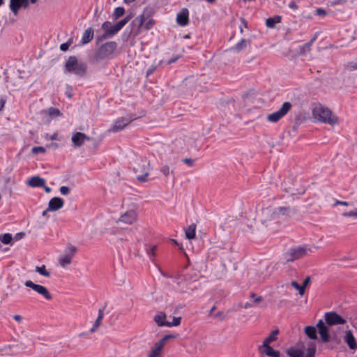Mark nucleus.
Segmentation results:
<instances>
[{"instance_id": "nucleus-1", "label": "nucleus", "mask_w": 357, "mask_h": 357, "mask_svg": "<svg viewBox=\"0 0 357 357\" xmlns=\"http://www.w3.org/2000/svg\"><path fill=\"white\" fill-rule=\"evenodd\" d=\"M155 21L151 14L147 10H144L142 14L137 16L132 22L133 29L131 33L134 37H137L141 29L144 27L146 30H149L153 27Z\"/></svg>"}, {"instance_id": "nucleus-64", "label": "nucleus", "mask_w": 357, "mask_h": 357, "mask_svg": "<svg viewBox=\"0 0 357 357\" xmlns=\"http://www.w3.org/2000/svg\"><path fill=\"white\" fill-rule=\"evenodd\" d=\"M208 3H213L215 0H206Z\"/></svg>"}, {"instance_id": "nucleus-25", "label": "nucleus", "mask_w": 357, "mask_h": 357, "mask_svg": "<svg viewBox=\"0 0 357 357\" xmlns=\"http://www.w3.org/2000/svg\"><path fill=\"white\" fill-rule=\"evenodd\" d=\"M27 184L31 187H41L45 185V181L39 176H33L27 181Z\"/></svg>"}, {"instance_id": "nucleus-2", "label": "nucleus", "mask_w": 357, "mask_h": 357, "mask_svg": "<svg viewBox=\"0 0 357 357\" xmlns=\"http://www.w3.org/2000/svg\"><path fill=\"white\" fill-rule=\"evenodd\" d=\"M129 20L130 17H126L115 24H112V22L109 21L105 22L101 26V29L104 31V33L101 36H98V40H102L113 37L128 22Z\"/></svg>"}, {"instance_id": "nucleus-12", "label": "nucleus", "mask_w": 357, "mask_h": 357, "mask_svg": "<svg viewBox=\"0 0 357 357\" xmlns=\"http://www.w3.org/2000/svg\"><path fill=\"white\" fill-rule=\"evenodd\" d=\"M132 120L133 119L131 117L119 118L114 121V124L109 129V131L117 132L125 128Z\"/></svg>"}, {"instance_id": "nucleus-45", "label": "nucleus", "mask_w": 357, "mask_h": 357, "mask_svg": "<svg viewBox=\"0 0 357 357\" xmlns=\"http://www.w3.org/2000/svg\"><path fill=\"white\" fill-rule=\"evenodd\" d=\"M314 354H315V348L314 347L308 348L307 350V354H306L305 357H314Z\"/></svg>"}, {"instance_id": "nucleus-9", "label": "nucleus", "mask_w": 357, "mask_h": 357, "mask_svg": "<svg viewBox=\"0 0 357 357\" xmlns=\"http://www.w3.org/2000/svg\"><path fill=\"white\" fill-rule=\"evenodd\" d=\"M292 105L289 102H284L281 108L267 116V119L273 123H276L284 117L291 109Z\"/></svg>"}, {"instance_id": "nucleus-38", "label": "nucleus", "mask_w": 357, "mask_h": 357, "mask_svg": "<svg viewBox=\"0 0 357 357\" xmlns=\"http://www.w3.org/2000/svg\"><path fill=\"white\" fill-rule=\"evenodd\" d=\"M12 239V235L8 233L0 236V241L4 244H9Z\"/></svg>"}, {"instance_id": "nucleus-10", "label": "nucleus", "mask_w": 357, "mask_h": 357, "mask_svg": "<svg viewBox=\"0 0 357 357\" xmlns=\"http://www.w3.org/2000/svg\"><path fill=\"white\" fill-rule=\"evenodd\" d=\"M24 285L26 287L30 288L33 291L36 292L39 295L44 297L46 300L50 301L52 299V296L49 290L44 286L38 284H36L31 280H27L24 282Z\"/></svg>"}, {"instance_id": "nucleus-4", "label": "nucleus", "mask_w": 357, "mask_h": 357, "mask_svg": "<svg viewBox=\"0 0 357 357\" xmlns=\"http://www.w3.org/2000/svg\"><path fill=\"white\" fill-rule=\"evenodd\" d=\"M317 247H310L307 245L291 248L285 253V259L287 261H294L307 255L309 252H312Z\"/></svg>"}, {"instance_id": "nucleus-58", "label": "nucleus", "mask_w": 357, "mask_h": 357, "mask_svg": "<svg viewBox=\"0 0 357 357\" xmlns=\"http://www.w3.org/2000/svg\"><path fill=\"white\" fill-rule=\"evenodd\" d=\"M184 162L188 164V165L191 166L192 165L193 161L191 159H185Z\"/></svg>"}, {"instance_id": "nucleus-41", "label": "nucleus", "mask_w": 357, "mask_h": 357, "mask_svg": "<svg viewBox=\"0 0 357 357\" xmlns=\"http://www.w3.org/2000/svg\"><path fill=\"white\" fill-rule=\"evenodd\" d=\"M47 114L51 117H58L61 115L60 111L55 108H50L47 111Z\"/></svg>"}, {"instance_id": "nucleus-29", "label": "nucleus", "mask_w": 357, "mask_h": 357, "mask_svg": "<svg viewBox=\"0 0 357 357\" xmlns=\"http://www.w3.org/2000/svg\"><path fill=\"white\" fill-rule=\"evenodd\" d=\"M261 347H264V350L262 351L265 353L267 356L271 357H280V353L279 351L274 350L269 344L268 346H261Z\"/></svg>"}, {"instance_id": "nucleus-56", "label": "nucleus", "mask_w": 357, "mask_h": 357, "mask_svg": "<svg viewBox=\"0 0 357 357\" xmlns=\"http://www.w3.org/2000/svg\"><path fill=\"white\" fill-rule=\"evenodd\" d=\"M69 47V44L68 43H62L61 45H60V50H62V51H66Z\"/></svg>"}, {"instance_id": "nucleus-19", "label": "nucleus", "mask_w": 357, "mask_h": 357, "mask_svg": "<svg viewBox=\"0 0 357 357\" xmlns=\"http://www.w3.org/2000/svg\"><path fill=\"white\" fill-rule=\"evenodd\" d=\"M119 231H120L117 229H112L109 231V233L111 235L109 241L111 243L116 245L120 242L127 240L126 238L119 236Z\"/></svg>"}, {"instance_id": "nucleus-49", "label": "nucleus", "mask_w": 357, "mask_h": 357, "mask_svg": "<svg viewBox=\"0 0 357 357\" xmlns=\"http://www.w3.org/2000/svg\"><path fill=\"white\" fill-rule=\"evenodd\" d=\"M60 192H61V193L62 195H68V194L69 193V192H70V189H69V188H68V187H67V186H61V187L60 188Z\"/></svg>"}, {"instance_id": "nucleus-23", "label": "nucleus", "mask_w": 357, "mask_h": 357, "mask_svg": "<svg viewBox=\"0 0 357 357\" xmlns=\"http://www.w3.org/2000/svg\"><path fill=\"white\" fill-rule=\"evenodd\" d=\"M317 39V36L315 35L312 39H310L307 43L303 44V45L300 46L299 50H298V54L303 55L305 53L310 52L311 50V47L314 44V41Z\"/></svg>"}, {"instance_id": "nucleus-6", "label": "nucleus", "mask_w": 357, "mask_h": 357, "mask_svg": "<svg viewBox=\"0 0 357 357\" xmlns=\"http://www.w3.org/2000/svg\"><path fill=\"white\" fill-rule=\"evenodd\" d=\"M178 337V334L177 333L165 335L161 340L154 343L147 357H159L162 354L165 344L169 340L176 338Z\"/></svg>"}, {"instance_id": "nucleus-24", "label": "nucleus", "mask_w": 357, "mask_h": 357, "mask_svg": "<svg viewBox=\"0 0 357 357\" xmlns=\"http://www.w3.org/2000/svg\"><path fill=\"white\" fill-rule=\"evenodd\" d=\"M250 40L242 38L238 43H237L232 50L240 52L247 48L250 45Z\"/></svg>"}, {"instance_id": "nucleus-60", "label": "nucleus", "mask_w": 357, "mask_h": 357, "mask_svg": "<svg viewBox=\"0 0 357 357\" xmlns=\"http://www.w3.org/2000/svg\"><path fill=\"white\" fill-rule=\"evenodd\" d=\"M135 0H123V2L126 4H129L132 2H134Z\"/></svg>"}, {"instance_id": "nucleus-31", "label": "nucleus", "mask_w": 357, "mask_h": 357, "mask_svg": "<svg viewBox=\"0 0 357 357\" xmlns=\"http://www.w3.org/2000/svg\"><path fill=\"white\" fill-rule=\"evenodd\" d=\"M305 333L312 340H316L317 338V329L314 326H308L305 328Z\"/></svg>"}, {"instance_id": "nucleus-26", "label": "nucleus", "mask_w": 357, "mask_h": 357, "mask_svg": "<svg viewBox=\"0 0 357 357\" xmlns=\"http://www.w3.org/2000/svg\"><path fill=\"white\" fill-rule=\"evenodd\" d=\"M287 354L289 357H303L304 356V351L302 349H297L294 347H291L287 349L286 351Z\"/></svg>"}, {"instance_id": "nucleus-32", "label": "nucleus", "mask_w": 357, "mask_h": 357, "mask_svg": "<svg viewBox=\"0 0 357 357\" xmlns=\"http://www.w3.org/2000/svg\"><path fill=\"white\" fill-rule=\"evenodd\" d=\"M278 333V330L273 331L271 334L264 340L262 346H268V344L275 341L277 339V335Z\"/></svg>"}, {"instance_id": "nucleus-27", "label": "nucleus", "mask_w": 357, "mask_h": 357, "mask_svg": "<svg viewBox=\"0 0 357 357\" xmlns=\"http://www.w3.org/2000/svg\"><path fill=\"white\" fill-rule=\"evenodd\" d=\"M94 31L92 28H88L82 35V42L83 44L89 43L93 38Z\"/></svg>"}, {"instance_id": "nucleus-11", "label": "nucleus", "mask_w": 357, "mask_h": 357, "mask_svg": "<svg viewBox=\"0 0 357 357\" xmlns=\"http://www.w3.org/2000/svg\"><path fill=\"white\" fill-rule=\"evenodd\" d=\"M324 318L326 323L329 326L344 324L346 323L345 319L335 312H326Z\"/></svg>"}, {"instance_id": "nucleus-63", "label": "nucleus", "mask_w": 357, "mask_h": 357, "mask_svg": "<svg viewBox=\"0 0 357 357\" xmlns=\"http://www.w3.org/2000/svg\"><path fill=\"white\" fill-rule=\"evenodd\" d=\"M172 241L176 245H179L178 243L177 242L176 240H174V239H172Z\"/></svg>"}, {"instance_id": "nucleus-52", "label": "nucleus", "mask_w": 357, "mask_h": 357, "mask_svg": "<svg viewBox=\"0 0 357 357\" xmlns=\"http://www.w3.org/2000/svg\"><path fill=\"white\" fill-rule=\"evenodd\" d=\"M6 104V98L3 96H0V111L3 110Z\"/></svg>"}, {"instance_id": "nucleus-14", "label": "nucleus", "mask_w": 357, "mask_h": 357, "mask_svg": "<svg viewBox=\"0 0 357 357\" xmlns=\"http://www.w3.org/2000/svg\"><path fill=\"white\" fill-rule=\"evenodd\" d=\"M316 327L319 330V333L321 340L324 342H328L330 340L329 330L328 326L325 325L322 319L319 320Z\"/></svg>"}, {"instance_id": "nucleus-7", "label": "nucleus", "mask_w": 357, "mask_h": 357, "mask_svg": "<svg viewBox=\"0 0 357 357\" xmlns=\"http://www.w3.org/2000/svg\"><path fill=\"white\" fill-rule=\"evenodd\" d=\"M77 252V248L72 245H68L63 252L59 255L58 261L62 268H66L72 263V260Z\"/></svg>"}, {"instance_id": "nucleus-21", "label": "nucleus", "mask_w": 357, "mask_h": 357, "mask_svg": "<svg viewBox=\"0 0 357 357\" xmlns=\"http://www.w3.org/2000/svg\"><path fill=\"white\" fill-rule=\"evenodd\" d=\"M167 315L163 312H157L153 318L154 321L156 324L160 327H166V324H167V321H166Z\"/></svg>"}, {"instance_id": "nucleus-57", "label": "nucleus", "mask_w": 357, "mask_h": 357, "mask_svg": "<svg viewBox=\"0 0 357 357\" xmlns=\"http://www.w3.org/2000/svg\"><path fill=\"white\" fill-rule=\"evenodd\" d=\"M13 319L18 323H21L22 321V317L19 314H15L13 316Z\"/></svg>"}, {"instance_id": "nucleus-3", "label": "nucleus", "mask_w": 357, "mask_h": 357, "mask_svg": "<svg viewBox=\"0 0 357 357\" xmlns=\"http://www.w3.org/2000/svg\"><path fill=\"white\" fill-rule=\"evenodd\" d=\"M312 116L314 119L323 123L334 125L337 123V117L331 111L322 105H316L312 109Z\"/></svg>"}, {"instance_id": "nucleus-48", "label": "nucleus", "mask_w": 357, "mask_h": 357, "mask_svg": "<svg viewBox=\"0 0 357 357\" xmlns=\"http://www.w3.org/2000/svg\"><path fill=\"white\" fill-rule=\"evenodd\" d=\"M161 172L166 176H167L170 173V169L168 166H164L161 168Z\"/></svg>"}, {"instance_id": "nucleus-8", "label": "nucleus", "mask_w": 357, "mask_h": 357, "mask_svg": "<svg viewBox=\"0 0 357 357\" xmlns=\"http://www.w3.org/2000/svg\"><path fill=\"white\" fill-rule=\"evenodd\" d=\"M138 220V210L136 206L128 209L119 217L118 222L126 225H134Z\"/></svg>"}, {"instance_id": "nucleus-59", "label": "nucleus", "mask_w": 357, "mask_h": 357, "mask_svg": "<svg viewBox=\"0 0 357 357\" xmlns=\"http://www.w3.org/2000/svg\"><path fill=\"white\" fill-rule=\"evenodd\" d=\"M241 22H242V24H243V26H244L245 27H247V26H248V23H247V22H246V20H245V19H242V20H241Z\"/></svg>"}, {"instance_id": "nucleus-30", "label": "nucleus", "mask_w": 357, "mask_h": 357, "mask_svg": "<svg viewBox=\"0 0 357 357\" xmlns=\"http://www.w3.org/2000/svg\"><path fill=\"white\" fill-rule=\"evenodd\" d=\"M103 317H104V310L102 309H100V310H99V312H98V316L95 323L93 324L92 328L90 330V331L91 333L95 332L96 331V329L100 326V325L103 319Z\"/></svg>"}, {"instance_id": "nucleus-55", "label": "nucleus", "mask_w": 357, "mask_h": 357, "mask_svg": "<svg viewBox=\"0 0 357 357\" xmlns=\"http://www.w3.org/2000/svg\"><path fill=\"white\" fill-rule=\"evenodd\" d=\"M310 276L306 277L303 282V284H302V286L304 287L305 289L306 287L308 285V284L310 283Z\"/></svg>"}, {"instance_id": "nucleus-39", "label": "nucleus", "mask_w": 357, "mask_h": 357, "mask_svg": "<svg viewBox=\"0 0 357 357\" xmlns=\"http://www.w3.org/2000/svg\"><path fill=\"white\" fill-rule=\"evenodd\" d=\"M291 285L294 287L296 289L298 290L299 294L301 296H303L305 294V289L304 287L302 285H300L296 281H292L291 282Z\"/></svg>"}, {"instance_id": "nucleus-33", "label": "nucleus", "mask_w": 357, "mask_h": 357, "mask_svg": "<svg viewBox=\"0 0 357 357\" xmlns=\"http://www.w3.org/2000/svg\"><path fill=\"white\" fill-rule=\"evenodd\" d=\"M281 21V17L280 16H275L273 17H268L266 20V25L268 28H274L276 23H279Z\"/></svg>"}, {"instance_id": "nucleus-54", "label": "nucleus", "mask_w": 357, "mask_h": 357, "mask_svg": "<svg viewBox=\"0 0 357 357\" xmlns=\"http://www.w3.org/2000/svg\"><path fill=\"white\" fill-rule=\"evenodd\" d=\"M334 206H337V205H342V206H349L350 204L347 202H343V201H339V200H337L334 204Z\"/></svg>"}, {"instance_id": "nucleus-42", "label": "nucleus", "mask_w": 357, "mask_h": 357, "mask_svg": "<svg viewBox=\"0 0 357 357\" xmlns=\"http://www.w3.org/2000/svg\"><path fill=\"white\" fill-rule=\"evenodd\" d=\"M156 248V245L150 246L146 248L147 254L150 257V258L154 257L155 256Z\"/></svg>"}, {"instance_id": "nucleus-5", "label": "nucleus", "mask_w": 357, "mask_h": 357, "mask_svg": "<svg viewBox=\"0 0 357 357\" xmlns=\"http://www.w3.org/2000/svg\"><path fill=\"white\" fill-rule=\"evenodd\" d=\"M65 71L82 77L86 73V65L76 57L70 56L65 64Z\"/></svg>"}, {"instance_id": "nucleus-17", "label": "nucleus", "mask_w": 357, "mask_h": 357, "mask_svg": "<svg viewBox=\"0 0 357 357\" xmlns=\"http://www.w3.org/2000/svg\"><path fill=\"white\" fill-rule=\"evenodd\" d=\"M64 202L60 197H54L51 199L48 204L47 211H55L63 206Z\"/></svg>"}, {"instance_id": "nucleus-18", "label": "nucleus", "mask_w": 357, "mask_h": 357, "mask_svg": "<svg viewBox=\"0 0 357 357\" xmlns=\"http://www.w3.org/2000/svg\"><path fill=\"white\" fill-rule=\"evenodd\" d=\"M28 5V0H10V8L16 15L19 9L26 7Z\"/></svg>"}, {"instance_id": "nucleus-50", "label": "nucleus", "mask_w": 357, "mask_h": 357, "mask_svg": "<svg viewBox=\"0 0 357 357\" xmlns=\"http://www.w3.org/2000/svg\"><path fill=\"white\" fill-rule=\"evenodd\" d=\"M288 6L292 10H296L298 9V6L294 1H291Z\"/></svg>"}, {"instance_id": "nucleus-43", "label": "nucleus", "mask_w": 357, "mask_h": 357, "mask_svg": "<svg viewBox=\"0 0 357 357\" xmlns=\"http://www.w3.org/2000/svg\"><path fill=\"white\" fill-rule=\"evenodd\" d=\"M342 215L344 217L357 218V208H356L354 211H352L344 212V213H342Z\"/></svg>"}, {"instance_id": "nucleus-47", "label": "nucleus", "mask_w": 357, "mask_h": 357, "mask_svg": "<svg viewBox=\"0 0 357 357\" xmlns=\"http://www.w3.org/2000/svg\"><path fill=\"white\" fill-rule=\"evenodd\" d=\"M347 68L350 70H354L357 69V61L356 62H350L347 64Z\"/></svg>"}, {"instance_id": "nucleus-36", "label": "nucleus", "mask_w": 357, "mask_h": 357, "mask_svg": "<svg viewBox=\"0 0 357 357\" xmlns=\"http://www.w3.org/2000/svg\"><path fill=\"white\" fill-rule=\"evenodd\" d=\"M36 271L40 275H43L45 277H50V273L49 271L46 270L45 266L43 265L41 266H37L36 268Z\"/></svg>"}, {"instance_id": "nucleus-53", "label": "nucleus", "mask_w": 357, "mask_h": 357, "mask_svg": "<svg viewBox=\"0 0 357 357\" xmlns=\"http://www.w3.org/2000/svg\"><path fill=\"white\" fill-rule=\"evenodd\" d=\"M45 139H50V140L56 139H57V134L56 133H54L52 135L47 134L46 136H45Z\"/></svg>"}, {"instance_id": "nucleus-15", "label": "nucleus", "mask_w": 357, "mask_h": 357, "mask_svg": "<svg viewBox=\"0 0 357 357\" xmlns=\"http://www.w3.org/2000/svg\"><path fill=\"white\" fill-rule=\"evenodd\" d=\"M134 170L136 173V178L139 182H145L147 180V177L149 176V168L148 165H146L144 162L142 165V167H139V168H134Z\"/></svg>"}, {"instance_id": "nucleus-16", "label": "nucleus", "mask_w": 357, "mask_h": 357, "mask_svg": "<svg viewBox=\"0 0 357 357\" xmlns=\"http://www.w3.org/2000/svg\"><path fill=\"white\" fill-rule=\"evenodd\" d=\"M189 22V12L187 8H183L176 15V22L182 26H186Z\"/></svg>"}, {"instance_id": "nucleus-35", "label": "nucleus", "mask_w": 357, "mask_h": 357, "mask_svg": "<svg viewBox=\"0 0 357 357\" xmlns=\"http://www.w3.org/2000/svg\"><path fill=\"white\" fill-rule=\"evenodd\" d=\"M124 13H125V9L123 7H117L114 10L112 17H113V19L116 20L119 17L123 15Z\"/></svg>"}, {"instance_id": "nucleus-13", "label": "nucleus", "mask_w": 357, "mask_h": 357, "mask_svg": "<svg viewBox=\"0 0 357 357\" xmlns=\"http://www.w3.org/2000/svg\"><path fill=\"white\" fill-rule=\"evenodd\" d=\"M116 48L115 42H107L103 44L99 49V55L101 58H106L112 54Z\"/></svg>"}, {"instance_id": "nucleus-51", "label": "nucleus", "mask_w": 357, "mask_h": 357, "mask_svg": "<svg viewBox=\"0 0 357 357\" xmlns=\"http://www.w3.org/2000/svg\"><path fill=\"white\" fill-rule=\"evenodd\" d=\"M316 13L320 16H325L326 15V11L323 8H317L316 10Z\"/></svg>"}, {"instance_id": "nucleus-34", "label": "nucleus", "mask_w": 357, "mask_h": 357, "mask_svg": "<svg viewBox=\"0 0 357 357\" xmlns=\"http://www.w3.org/2000/svg\"><path fill=\"white\" fill-rule=\"evenodd\" d=\"M215 310H216L215 306H213V307H211V309L210 310V312H209V314H208L209 317L212 319H217L219 321H222V318L221 312H218L216 313Z\"/></svg>"}, {"instance_id": "nucleus-61", "label": "nucleus", "mask_w": 357, "mask_h": 357, "mask_svg": "<svg viewBox=\"0 0 357 357\" xmlns=\"http://www.w3.org/2000/svg\"><path fill=\"white\" fill-rule=\"evenodd\" d=\"M43 187H44V188H45V190L47 192H50V191H51V188H50L47 187V186H45V185H44V186H43Z\"/></svg>"}, {"instance_id": "nucleus-22", "label": "nucleus", "mask_w": 357, "mask_h": 357, "mask_svg": "<svg viewBox=\"0 0 357 357\" xmlns=\"http://www.w3.org/2000/svg\"><path fill=\"white\" fill-rule=\"evenodd\" d=\"M344 340L351 349H357V344H356V339L351 331H347L346 332Z\"/></svg>"}, {"instance_id": "nucleus-28", "label": "nucleus", "mask_w": 357, "mask_h": 357, "mask_svg": "<svg viewBox=\"0 0 357 357\" xmlns=\"http://www.w3.org/2000/svg\"><path fill=\"white\" fill-rule=\"evenodd\" d=\"M185 237L188 239H193L196 235V226L194 224L189 225L185 229Z\"/></svg>"}, {"instance_id": "nucleus-20", "label": "nucleus", "mask_w": 357, "mask_h": 357, "mask_svg": "<svg viewBox=\"0 0 357 357\" xmlns=\"http://www.w3.org/2000/svg\"><path fill=\"white\" fill-rule=\"evenodd\" d=\"M86 139H88L87 136L80 132H77L72 136V142L75 146H82Z\"/></svg>"}, {"instance_id": "nucleus-37", "label": "nucleus", "mask_w": 357, "mask_h": 357, "mask_svg": "<svg viewBox=\"0 0 357 357\" xmlns=\"http://www.w3.org/2000/svg\"><path fill=\"white\" fill-rule=\"evenodd\" d=\"M181 317H173L172 321H168L167 324H166V327L178 326L181 324Z\"/></svg>"}, {"instance_id": "nucleus-44", "label": "nucleus", "mask_w": 357, "mask_h": 357, "mask_svg": "<svg viewBox=\"0 0 357 357\" xmlns=\"http://www.w3.org/2000/svg\"><path fill=\"white\" fill-rule=\"evenodd\" d=\"M45 149L43 146H35L32 149V153L33 154H38V153H45Z\"/></svg>"}, {"instance_id": "nucleus-46", "label": "nucleus", "mask_w": 357, "mask_h": 357, "mask_svg": "<svg viewBox=\"0 0 357 357\" xmlns=\"http://www.w3.org/2000/svg\"><path fill=\"white\" fill-rule=\"evenodd\" d=\"M250 298L253 300L254 303H259L262 301V297L261 296H256V294L254 293L250 294Z\"/></svg>"}, {"instance_id": "nucleus-40", "label": "nucleus", "mask_w": 357, "mask_h": 357, "mask_svg": "<svg viewBox=\"0 0 357 357\" xmlns=\"http://www.w3.org/2000/svg\"><path fill=\"white\" fill-rule=\"evenodd\" d=\"M289 207L280 206L276 208L273 213L276 215H285L287 212L289 211Z\"/></svg>"}, {"instance_id": "nucleus-62", "label": "nucleus", "mask_w": 357, "mask_h": 357, "mask_svg": "<svg viewBox=\"0 0 357 357\" xmlns=\"http://www.w3.org/2000/svg\"><path fill=\"white\" fill-rule=\"evenodd\" d=\"M24 236V233H18V234H17L16 237H17V236L22 237Z\"/></svg>"}]
</instances>
